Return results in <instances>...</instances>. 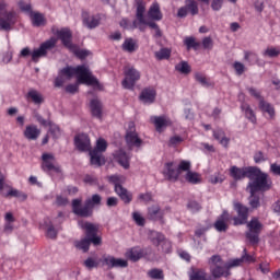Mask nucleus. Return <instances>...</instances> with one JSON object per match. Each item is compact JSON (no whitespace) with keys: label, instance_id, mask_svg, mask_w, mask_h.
Here are the masks:
<instances>
[{"label":"nucleus","instance_id":"1","mask_svg":"<svg viewBox=\"0 0 280 280\" xmlns=\"http://www.w3.org/2000/svg\"><path fill=\"white\" fill-rule=\"evenodd\" d=\"M230 176L234 180H243V178H249L247 185V191H257V189H268V173L261 172L260 168L255 166L237 167L232 166L230 168Z\"/></svg>","mask_w":280,"mask_h":280},{"label":"nucleus","instance_id":"2","mask_svg":"<svg viewBox=\"0 0 280 280\" xmlns=\"http://www.w3.org/2000/svg\"><path fill=\"white\" fill-rule=\"evenodd\" d=\"M81 229L85 231V237L75 242V247L83 253H89L91 244L100 246L102 237L97 236L98 226L90 222H80Z\"/></svg>","mask_w":280,"mask_h":280},{"label":"nucleus","instance_id":"3","mask_svg":"<svg viewBox=\"0 0 280 280\" xmlns=\"http://www.w3.org/2000/svg\"><path fill=\"white\" fill-rule=\"evenodd\" d=\"M73 75L77 78V83L69 84L66 86V92L70 93L71 95H74V93H78L80 84H86V86H93V89H96L97 91H102L103 89L97 78H95L89 71H77V72H73Z\"/></svg>","mask_w":280,"mask_h":280},{"label":"nucleus","instance_id":"4","mask_svg":"<svg viewBox=\"0 0 280 280\" xmlns=\"http://www.w3.org/2000/svg\"><path fill=\"white\" fill-rule=\"evenodd\" d=\"M136 5H137V13L136 18L132 23L128 21V19H122L120 21V27H124V30H140V32H145V3H143V0H136Z\"/></svg>","mask_w":280,"mask_h":280},{"label":"nucleus","instance_id":"5","mask_svg":"<svg viewBox=\"0 0 280 280\" xmlns=\"http://www.w3.org/2000/svg\"><path fill=\"white\" fill-rule=\"evenodd\" d=\"M100 202H102V197L100 195H93L91 199L85 201L84 207H82V200L74 199L72 201L73 213H75V215H80L81 218H89L94 205H100Z\"/></svg>","mask_w":280,"mask_h":280},{"label":"nucleus","instance_id":"6","mask_svg":"<svg viewBox=\"0 0 280 280\" xmlns=\"http://www.w3.org/2000/svg\"><path fill=\"white\" fill-rule=\"evenodd\" d=\"M108 180L114 185L115 191L122 202L128 205L132 201V195L126 188H124V186H121L124 183H126V177L124 175H112L108 177Z\"/></svg>","mask_w":280,"mask_h":280},{"label":"nucleus","instance_id":"7","mask_svg":"<svg viewBox=\"0 0 280 280\" xmlns=\"http://www.w3.org/2000/svg\"><path fill=\"white\" fill-rule=\"evenodd\" d=\"M209 266L214 279H220V277H231V271L226 268V264L219 255H214L209 259Z\"/></svg>","mask_w":280,"mask_h":280},{"label":"nucleus","instance_id":"8","mask_svg":"<svg viewBox=\"0 0 280 280\" xmlns=\"http://www.w3.org/2000/svg\"><path fill=\"white\" fill-rule=\"evenodd\" d=\"M189 170H191V162L189 161H182L177 170L174 168V162H168L164 166L163 174L168 180H177L180 172H189Z\"/></svg>","mask_w":280,"mask_h":280},{"label":"nucleus","instance_id":"9","mask_svg":"<svg viewBox=\"0 0 280 280\" xmlns=\"http://www.w3.org/2000/svg\"><path fill=\"white\" fill-rule=\"evenodd\" d=\"M0 195L4 198H18L22 202L27 200V195L19 189L12 188L10 185L5 184V175L0 172Z\"/></svg>","mask_w":280,"mask_h":280},{"label":"nucleus","instance_id":"10","mask_svg":"<svg viewBox=\"0 0 280 280\" xmlns=\"http://www.w3.org/2000/svg\"><path fill=\"white\" fill-rule=\"evenodd\" d=\"M108 148V143L104 138H100L96 141V147L94 150H90V158L92 165H95L96 167H101V165H104V151Z\"/></svg>","mask_w":280,"mask_h":280},{"label":"nucleus","instance_id":"11","mask_svg":"<svg viewBox=\"0 0 280 280\" xmlns=\"http://www.w3.org/2000/svg\"><path fill=\"white\" fill-rule=\"evenodd\" d=\"M8 4L5 2H0V27L5 32H10L12 30V25L16 23V13L12 11H7Z\"/></svg>","mask_w":280,"mask_h":280},{"label":"nucleus","instance_id":"12","mask_svg":"<svg viewBox=\"0 0 280 280\" xmlns=\"http://www.w3.org/2000/svg\"><path fill=\"white\" fill-rule=\"evenodd\" d=\"M56 43H58V40L51 37L50 39L40 44L39 48L34 49L31 54L33 62H38L40 58L47 56V51H49V49H54L56 47Z\"/></svg>","mask_w":280,"mask_h":280},{"label":"nucleus","instance_id":"13","mask_svg":"<svg viewBox=\"0 0 280 280\" xmlns=\"http://www.w3.org/2000/svg\"><path fill=\"white\" fill-rule=\"evenodd\" d=\"M248 232H246V237L250 244H257L259 242V233H261V222L257 218L250 220L247 224Z\"/></svg>","mask_w":280,"mask_h":280},{"label":"nucleus","instance_id":"14","mask_svg":"<svg viewBox=\"0 0 280 280\" xmlns=\"http://www.w3.org/2000/svg\"><path fill=\"white\" fill-rule=\"evenodd\" d=\"M126 143L129 148H141V138L137 133V129L135 128V122L128 124V129L126 133Z\"/></svg>","mask_w":280,"mask_h":280},{"label":"nucleus","instance_id":"15","mask_svg":"<svg viewBox=\"0 0 280 280\" xmlns=\"http://www.w3.org/2000/svg\"><path fill=\"white\" fill-rule=\"evenodd\" d=\"M152 244L154 246H162L163 253H171L172 252V243L165 240V236L156 231L150 232L149 235Z\"/></svg>","mask_w":280,"mask_h":280},{"label":"nucleus","instance_id":"16","mask_svg":"<svg viewBox=\"0 0 280 280\" xmlns=\"http://www.w3.org/2000/svg\"><path fill=\"white\" fill-rule=\"evenodd\" d=\"M42 170L44 172H60V165L56 162V156L51 153H44L42 155Z\"/></svg>","mask_w":280,"mask_h":280},{"label":"nucleus","instance_id":"17","mask_svg":"<svg viewBox=\"0 0 280 280\" xmlns=\"http://www.w3.org/2000/svg\"><path fill=\"white\" fill-rule=\"evenodd\" d=\"M234 210L237 213V217L234 218V225L240 226V224H246L248 222V207L234 202Z\"/></svg>","mask_w":280,"mask_h":280},{"label":"nucleus","instance_id":"18","mask_svg":"<svg viewBox=\"0 0 280 280\" xmlns=\"http://www.w3.org/2000/svg\"><path fill=\"white\" fill-rule=\"evenodd\" d=\"M140 79L141 74L138 71H127L121 84L128 91H132L135 89V84H137Z\"/></svg>","mask_w":280,"mask_h":280},{"label":"nucleus","instance_id":"19","mask_svg":"<svg viewBox=\"0 0 280 280\" xmlns=\"http://www.w3.org/2000/svg\"><path fill=\"white\" fill-rule=\"evenodd\" d=\"M74 145L80 152L91 153V139L86 133H80L74 138Z\"/></svg>","mask_w":280,"mask_h":280},{"label":"nucleus","instance_id":"20","mask_svg":"<svg viewBox=\"0 0 280 280\" xmlns=\"http://www.w3.org/2000/svg\"><path fill=\"white\" fill-rule=\"evenodd\" d=\"M150 121L158 132H163L167 126H172V119L167 116H151Z\"/></svg>","mask_w":280,"mask_h":280},{"label":"nucleus","instance_id":"21","mask_svg":"<svg viewBox=\"0 0 280 280\" xmlns=\"http://www.w3.org/2000/svg\"><path fill=\"white\" fill-rule=\"evenodd\" d=\"M114 159L124 167V170H128L130 167V153H126L124 150H118L114 153Z\"/></svg>","mask_w":280,"mask_h":280},{"label":"nucleus","instance_id":"22","mask_svg":"<svg viewBox=\"0 0 280 280\" xmlns=\"http://www.w3.org/2000/svg\"><path fill=\"white\" fill-rule=\"evenodd\" d=\"M27 102H32L35 106H40L45 102V96L36 89H30L26 93Z\"/></svg>","mask_w":280,"mask_h":280},{"label":"nucleus","instance_id":"23","mask_svg":"<svg viewBox=\"0 0 280 280\" xmlns=\"http://www.w3.org/2000/svg\"><path fill=\"white\" fill-rule=\"evenodd\" d=\"M267 185H268L267 188L257 189V190H254V191L248 190L249 194H250L249 205H250V207H253V209H257V207H259V196H257V192L268 191V189H270V187L272 186V180H270L269 177H267Z\"/></svg>","mask_w":280,"mask_h":280},{"label":"nucleus","instance_id":"24","mask_svg":"<svg viewBox=\"0 0 280 280\" xmlns=\"http://www.w3.org/2000/svg\"><path fill=\"white\" fill-rule=\"evenodd\" d=\"M156 100V90L153 88H147L142 90L140 94V101L142 104H154V101Z\"/></svg>","mask_w":280,"mask_h":280},{"label":"nucleus","instance_id":"25","mask_svg":"<svg viewBox=\"0 0 280 280\" xmlns=\"http://www.w3.org/2000/svg\"><path fill=\"white\" fill-rule=\"evenodd\" d=\"M230 220V215L228 211H223V213L219 217L217 222L214 223V229H217L220 233L226 231L229 225L226 224Z\"/></svg>","mask_w":280,"mask_h":280},{"label":"nucleus","instance_id":"26","mask_svg":"<svg viewBox=\"0 0 280 280\" xmlns=\"http://www.w3.org/2000/svg\"><path fill=\"white\" fill-rule=\"evenodd\" d=\"M57 36L63 43L65 47H68V49L73 48V44H71V31L69 28L58 31Z\"/></svg>","mask_w":280,"mask_h":280},{"label":"nucleus","instance_id":"27","mask_svg":"<svg viewBox=\"0 0 280 280\" xmlns=\"http://www.w3.org/2000/svg\"><path fill=\"white\" fill-rule=\"evenodd\" d=\"M24 137L28 139V141H36V139L40 137V129L35 125H28L24 130Z\"/></svg>","mask_w":280,"mask_h":280},{"label":"nucleus","instance_id":"28","mask_svg":"<svg viewBox=\"0 0 280 280\" xmlns=\"http://www.w3.org/2000/svg\"><path fill=\"white\" fill-rule=\"evenodd\" d=\"M121 49L122 51H127V54H135V51L139 49V44L137 43V39L129 37L122 43Z\"/></svg>","mask_w":280,"mask_h":280},{"label":"nucleus","instance_id":"29","mask_svg":"<svg viewBox=\"0 0 280 280\" xmlns=\"http://www.w3.org/2000/svg\"><path fill=\"white\" fill-rule=\"evenodd\" d=\"M148 16L151 19V21H161L163 19V13H161V7L159 3L154 2L149 11H148Z\"/></svg>","mask_w":280,"mask_h":280},{"label":"nucleus","instance_id":"30","mask_svg":"<svg viewBox=\"0 0 280 280\" xmlns=\"http://www.w3.org/2000/svg\"><path fill=\"white\" fill-rule=\"evenodd\" d=\"M195 80H196V82L201 84V86H203V89H211V86H213V80H211V78L207 77V74H205L203 72H197L195 74Z\"/></svg>","mask_w":280,"mask_h":280},{"label":"nucleus","instance_id":"31","mask_svg":"<svg viewBox=\"0 0 280 280\" xmlns=\"http://www.w3.org/2000/svg\"><path fill=\"white\" fill-rule=\"evenodd\" d=\"M213 137L223 148H229V143L231 142V139L226 137V133L222 129H218L213 131Z\"/></svg>","mask_w":280,"mask_h":280},{"label":"nucleus","instance_id":"32","mask_svg":"<svg viewBox=\"0 0 280 280\" xmlns=\"http://www.w3.org/2000/svg\"><path fill=\"white\" fill-rule=\"evenodd\" d=\"M241 110L244 113L246 119H248L252 124H257V116H255V112L253 108H250V105L242 103Z\"/></svg>","mask_w":280,"mask_h":280},{"label":"nucleus","instance_id":"33","mask_svg":"<svg viewBox=\"0 0 280 280\" xmlns=\"http://www.w3.org/2000/svg\"><path fill=\"white\" fill-rule=\"evenodd\" d=\"M144 253L143 249L139 247H133L126 252L125 256L127 259H130L131 261H139L141 257H143Z\"/></svg>","mask_w":280,"mask_h":280},{"label":"nucleus","instance_id":"34","mask_svg":"<svg viewBox=\"0 0 280 280\" xmlns=\"http://www.w3.org/2000/svg\"><path fill=\"white\" fill-rule=\"evenodd\" d=\"M90 108L93 117H97V119H102V102L100 100L94 98L90 102Z\"/></svg>","mask_w":280,"mask_h":280},{"label":"nucleus","instance_id":"35","mask_svg":"<svg viewBox=\"0 0 280 280\" xmlns=\"http://www.w3.org/2000/svg\"><path fill=\"white\" fill-rule=\"evenodd\" d=\"M31 19L34 27H43L47 25V20H45V15H43V13H31Z\"/></svg>","mask_w":280,"mask_h":280},{"label":"nucleus","instance_id":"36","mask_svg":"<svg viewBox=\"0 0 280 280\" xmlns=\"http://www.w3.org/2000/svg\"><path fill=\"white\" fill-rule=\"evenodd\" d=\"M73 78V71H63L55 80V86H62L67 80Z\"/></svg>","mask_w":280,"mask_h":280},{"label":"nucleus","instance_id":"37","mask_svg":"<svg viewBox=\"0 0 280 280\" xmlns=\"http://www.w3.org/2000/svg\"><path fill=\"white\" fill-rule=\"evenodd\" d=\"M185 178L187 183H190L191 185H199V183H202V176L192 171H188L185 175Z\"/></svg>","mask_w":280,"mask_h":280},{"label":"nucleus","instance_id":"38","mask_svg":"<svg viewBox=\"0 0 280 280\" xmlns=\"http://www.w3.org/2000/svg\"><path fill=\"white\" fill-rule=\"evenodd\" d=\"M259 108L262 113H267L269 119L275 118V107L266 101H260Z\"/></svg>","mask_w":280,"mask_h":280},{"label":"nucleus","instance_id":"39","mask_svg":"<svg viewBox=\"0 0 280 280\" xmlns=\"http://www.w3.org/2000/svg\"><path fill=\"white\" fill-rule=\"evenodd\" d=\"M148 215L150 220H161V218H163V212H161V208L159 206H152L148 210Z\"/></svg>","mask_w":280,"mask_h":280},{"label":"nucleus","instance_id":"40","mask_svg":"<svg viewBox=\"0 0 280 280\" xmlns=\"http://www.w3.org/2000/svg\"><path fill=\"white\" fill-rule=\"evenodd\" d=\"M185 5L188 12H190L191 16H196V14H198L199 9L198 2H196V0H186Z\"/></svg>","mask_w":280,"mask_h":280},{"label":"nucleus","instance_id":"41","mask_svg":"<svg viewBox=\"0 0 280 280\" xmlns=\"http://www.w3.org/2000/svg\"><path fill=\"white\" fill-rule=\"evenodd\" d=\"M207 277V273H205V270L202 269H192L189 273L190 280H205Z\"/></svg>","mask_w":280,"mask_h":280},{"label":"nucleus","instance_id":"42","mask_svg":"<svg viewBox=\"0 0 280 280\" xmlns=\"http://www.w3.org/2000/svg\"><path fill=\"white\" fill-rule=\"evenodd\" d=\"M262 56L265 58H277V56H280V49L276 47H269L262 52Z\"/></svg>","mask_w":280,"mask_h":280},{"label":"nucleus","instance_id":"43","mask_svg":"<svg viewBox=\"0 0 280 280\" xmlns=\"http://www.w3.org/2000/svg\"><path fill=\"white\" fill-rule=\"evenodd\" d=\"M172 56V50L167 48H162L160 51H155V58L158 60H167Z\"/></svg>","mask_w":280,"mask_h":280},{"label":"nucleus","instance_id":"44","mask_svg":"<svg viewBox=\"0 0 280 280\" xmlns=\"http://www.w3.org/2000/svg\"><path fill=\"white\" fill-rule=\"evenodd\" d=\"M244 60L249 65H255L258 60V57L254 51H244Z\"/></svg>","mask_w":280,"mask_h":280},{"label":"nucleus","instance_id":"45","mask_svg":"<svg viewBox=\"0 0 280 280\" xmlns=\"http://www.w3.org/2000/svg\"><path fill=\"white\" fill-rule=\"evenodd\" d=\"M83 265L85 268H88V270H93V268H97L100 266V261L93 257H89L84 260Z\"/></svg>","mask_w":280,"mask_h":280},{"label":"nucleus","instance_id":"46","mask_svg":"<svg viewBox=\"0 0 280 280\" xmlns=\"http://www.w3.org/2000/svg\"><path fill=\"white\" fill-rule=\"evenodd\" d=\"M47 126H49V135H51L52 139H58V137H60V127L54 122H50Z\"/></svg>","mask_w":280,"mask_h":280},{"label":"nucleus","instance_id":"47","mask_svg":"<svg viewBox=\"0 0 280 280\" xmlns=\"http://www.w3.org/2000/svg\"><path fill=\"white\" fill-rule=\"evenodd\" d=\"M183 141H185V137H183V136H173V137H171V139L168 141V145L171 148H176L177 145H180V143H183Z\"/></svg>","mask_w":280,"mask_h":280},{"label":"nucleus","instance_id":"48","mask_svg":"<svg viewBox=\"0 0 280 280\" xmlns=\"http://www.w3.org/2000/svg\"><path fill=\"white\" fill-rule=\"evenodd\" d=\"M184 45H186L187 49H197V47H200V44L194 37H186Z\"/></svg>","mask_w":280,"mask_h":280},{"label":"nucleus","instance_id":"49","mask_svg":"<svg viewBox=\"0 0 280 280\" xmlns=\"http://www.w3.org/2000/svg\"><path fill=\"white\" fill-rule=\"evenodd\" d=\"M224 175H222L221 173H214L210 176L209 183H211L212 185H218L219 183H224Z\"/></svg>","mask_w":280,"mask_h":280},{"label":"nucleus","instance_id":"50","mask_svg":"<svg viewBox=\"0 0 280 280\" xmlns=\"http://www.w3.org/2000/svg\"><path fill=\"white\" fill-rule=\"evenodd\" d=\"M243 264L242 258H234L226 262V268L231 272L232 268H240Z\"/></svg>","mask_w":280,"mask_h":280},{"label":"nucleus","instance_id":"51","mask_svg":"<svg viewBox=\"0 0 280 280\" xmlns=\"http://www.w3.org/2000/svg\"><path fill=\"white\" fill-rule=\"evenodd\" d=\"M83 23H85V25L90 30H94V27H97V25H100V19L91 18V20L89 21L86 18H84Z\"/></svg>","mask_w":280,"mask_h":280},{"label":"nucleus","instance_id":"52","mask_svg":"<svg viewBox=\"0 0 280 280\" xmlns=\"http://www.w3.org/2000/svg\"><path fill=\"white\" fill-rule=\"evenodd\" d=\"M132 218L138 226H143L145 224V219L141 215V212H133Z\"/></svg>","mask_w":280,"mask_h":280},{"label":"nucleus","instance_id":"53","mask_svg":"<svg viewBox=\"0 0 280 280\" xmlns=\"http://www.w3.org/2000/svg\"><path fill=\"white\" fill-rule=\"evenodd\" d=\"M149 277L151 279L161 280V279H163V270L152 269L151 271H149Z\"/></svg>","mask_w":280,"mask_h":280},{"label":"nucleus","instance_id":"54","mask_svg":"<svg viewBox=\"0 0 280 280\" xmlns=\"http://www.w3.org/2000/svg\"><path fill=\"white\" fill-rule=\"evenodd\" d=\"M176 71H191V66L187 61H180L175 66Z\"/></svg>","mask_w":280,"mask_h":280},{"label":"nucleus","instance_id":"55","mask_svg":"<svg viewBox=\"0 0 280 280\" xmlns=\"http://www.w3.org/2000/svg\"><path fill=\"white\" fill-rule=\"evenodd\" d=\"M19 8L20 10H22V12H26L27 14H30V16L34 13L32 12V4L25 3L24 1L19 2Z\"/></svg>","mask_w":280,"mask_h":280},{"label":"nucleus","instance_id":"56","mask_svg":"<svg viewBox=\"0 0 280 280\" xmlns=\"http://www.w3.org/2000/svg\"><path fill=\"white\" fill-rule=\"evenodd\" d=\"M103 266H107V268H115V257L104 256L103 257Z\"/></svg>","mask_w":280,"mask_h":280},{"label":"nucleus","instance_id":"57","mask_svg":"<svg viewBox=\"0 0 280 280\" xmlns=\"http://www.w3.org/2000/svg\"><path fill=\"white\" fill-rule=\"evenodd\" d=\"M254 161H255V163H264L265 161H268V156H266V155L264 154V152L257 151V152L254 154Z\"/></svg>","mask_w":280,"mask_h":280},{"label":"nucleus","instance_id":"58","mask_svg":"<svg viewBox=\"0 0 280 280\" xmlns=\"http://www.w3.org/2000/svg\"><path fill=\"white\" fill-rule=\"evenodd\" d=\"M46 235L50 240H56V237L58 235V231L54 229V225H47Z\"/></svg>","mask_w":280,"mask_h":280},{"label":"nucleus","instance_id":"59","mask_svg":"<svg viewBox=\"0 0 280 280\" xmlns=\"http://www.w3.org/2000/svg\"><path fill=\"white\" fill-rule=\"evenodd\" d=\"M34 119H36V121H38V124H40V126H45V127L49 126V124L51 122V121L43 118L42 115L38 114V112L34 113Z\"/></svg>","mask_w":280,"mask_h":280},{"label":"nucleus","instance_id":"60","mask_svg":"<svg viewBox=\"0 0 280 280\" xmlns=\"http://www.w3.org/2000/svg\"><path fill=\"white\" fill-rule=\"evenodd\" d=\"M269 172L273 174V176H280V163H271Z\"/></svg>","mask_w":280,"mask_h":280},{"label":"nucleus","instance_id":"61","mask_svg":"<svg viewBox=\"0 0 280 280\" xmlns=\"http://www.w3.org/2000/svg\"><path fill=\"white\" fill-rule=\"evenodd\" d=\"M187 207L189 211H191V213H197V211H200L201 209L200 203H198L197 201H189Z\"/></svg>","mask_w":280,"mask_h":280},{"label":"nucleus","instance_id":"62","mask_svg":"<svg viewBox=\"0 0 280 280\" xmlns=\"http://www.w3.org/2000/svg\"><path fill=\"white\" fill-rule=\"evenodd\" d=\"M62 71H89V66L81 65V66H78L77 68L66 67L62 69Z\"/></svg>","mask_w":280,"mask_h":280},{"label":"nucleus","instance_id":"63","mask_svg":"<svg viewBox=\"0 0 280 280\" xmlns=\"http://www.w3.org/2000/svg\"><path fill=\"white\" fill-rule=\"evenodd\" d=\"M243 260V264H253L255 261V258L246 252V248L243 250V256L241 257Z\"/></svg>","mask_w":280,"mask_h":280},{"label":"nucleus","instance_id":"64","mask_svg":"<svg viewBox=\"0 0 280 280\" xmlns=\"http://www.w3.org/2000/svg\"><path fill=\"white\" fill-rule=\"evenodd\" d=\"M203 49H213V39L211 37H205L202 39Z\"/></svg>","mask_w":280,"mask_h":280}]
</instances>
